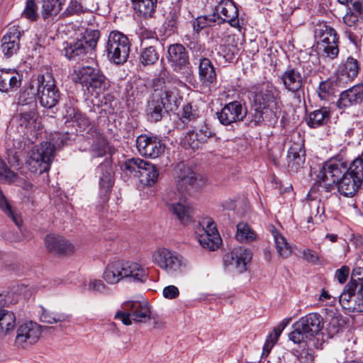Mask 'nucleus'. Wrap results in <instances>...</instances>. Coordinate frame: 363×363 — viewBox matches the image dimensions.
I'll return each mask as SVG.
<instances>
[{
    "instance_id": "obj_23",
    "label": "nucleus",
    "mask_w": 363,
    "mask_h": 363,
    "mask_svg": "<svg viewBox=\"0 0 363 363\" xmlns=\"http://www.w3.org/2000/svg\"><path fill=\"white\" fill-rule=\"evenodd\" d=\"M363 102V84H357L342 91L336 106L340 109L360 105Z\"/></svg>"
},
{
    "instance_id": "obj_50",
    "label": "nucleus",
    "mask_w": 363,
    "mask_h": 363,
    "mask_svg": "<svg viewBox=\"0 0 363 363\" xmlns=\"http://www.w3.org/2000/svg\"><path fill=\"white\" fill-rule=\"evenodd\" d=\"M92 153L94 157H103L107 153L112 154V148L106 140H97L92 145Z\"/></svg>"
},
{
    "instance_id": "obj_7",
    "label": "nucleus",
    "mask_w": 363,
    "mask_h": 363,
    "mask_svg": "<svg viewBox=\"0 0 363 363\" xmlns=\"http://www.w3.org/2000/svg\"><path fill=\"white\" fill-rule=\"evenodd\" d=\"M347 164L345 162L331 159L323 163L317 175L316 183L325 192H329L347 173Z\"/></svg>"
},
{
    "instance_id": "obj_20",
    "label": "nucleus",
    "mask_w": 363,
    "mask_h": 363,
    "mask_svg": "<svg viewBox=\"0 0 363 363\" xmlns=\"http://www.w3.org/2000/svg\"><path fill=\"white\" fill-rule=\"evenodd\" d=\"M252 257L250 250L239 247L225 254L223 262L226 267L235 269L238 273H242L247 270V265L252 259Z\"/></svg>"
},
{
    "instance_id": "obj_62",
    "label": "nucleus",
    "mask_w": 363,
    "mask_h": 363,
    "mask_svg": "<svg viewBox=\"0 0 363 363\" xmlns=\"http://www.w3.org/2000/svg\"><path fill=\"white\" fill-rule=\"evenodd\" d=\"M350 268L347 266L344 265L336 270L335 277L340 284H344L348 278Z\"/></svg>"
},
{
    "instance_id": "obj_37",
    "label": "nucleus",
    "mask_w": 363,
    "mask_h": 363,
    "mask_svg": "<svg viewBox=\"0 0 363 363\" xmlns=\"http://www.w3.org/2000/svg\"><path fill=\"white\" fill-rule=\"evenodd\" d=\"M330 118V111L327 108H322L310 113L306 118V123L309 127L316 128L325 125Z\"/></svg>"
},
{
    "instance_id": "obj_49",
    "label": "nucleus",
    "mask_w": 363,
    "mask_h": 363,
    "mask_svg": "<svg viewBox=\"0 0 363 363\" xmlns=\"http://www.w3.org/2000/svg\"><path fill=\"white\" fill-rule=\"evenodd\" d=\"M218 17L214 13L196 18L193 23L194 30L199 33L203 28L212 26L217 23Z\"/></svg>"
},
{
    "instance_id": "obj_5",
    "label": "nucleus",
    "mask_w": 363,
    "mask_h": 363,
    "mask_svg": "<svg viewBox=\"0 0 363 363\" xmlns=\"http://www.w3.org/2000/svg\"><path fill=\"white\" fill-rule=\"evenodd\" d=\"M55 145L50 142L41 143L28 153L26 166L34 174H41L50 168L55 157Z\"/></svg>"
},
{
    "instance_id": "obj_22",
    "label": "nucleus",
    "mask_w": 363,
    "mask_h": 363,
    "mask_svg": "<svg viewBox=\"0 0 363 363\" xmlns=\"http://www.w3.org/2000/svg\"><path fill=\"white\" fill-rule=\"evenodd\" d=\"M44 82V74H38L33 78L28 86L26 87L20 93L18 105L21 106H28L30 108H37L36 96H39L40 86Z\"/></svg>"
},
{
    "instance_id": "obj_64",
    "label": "nucleus",
    "mask_w": 363,
    "mask_h": 363,
    "mask_svg": "<svg viewBox=\"0 0 363 363\" xmlns=\"http://www.w3.org/2000/svg\"><path fill=\"white\" fill-rule=\"evenodd\" d=\"M106 289V285L101 280L93 279L88 284V290L96 292H104Z\"/></svg>"
},
{
    "instance_id": "obj_53",
    "label": "nucleus",
    "mask_w": 363,
    "mask_h": 363,
    "mask_svg": "<svg viewBox=\"0 0 363 363\" xmlns=\"http://www.w3.org/2000/svg\"><path fill=\"white\" fill-rule=\"evenodd\" d=\"M182 143L185 148L194 150L199 149L203 142L200 141L199 136L194 131H189L182 138Z\"/></svg>"
},
{
    "instance_id": "obj_27",
    "label": "nucleus",
    "mask_w": 363,
    "mask_h": 363,
    "mask_svg": "<svg viewBox=\"0 0 363 363\" xmlns=\"http://www.w3.org/2000/svg\"><path fill=\"white\" fill-rule=\"evenodd\" d=\"M22 75L14 69H0V91L8 93L17 90L21 85Z\"/></svg>"
},
{
    "instance_id": "obj_10",
    "label": "nucleus",
    "mask_w": 363,
    "mask_h": 363,
    "mask_svg": "<svg viewBox=\"0 0 363 363\" xmlns=\"http://www.w3.org/2000/svg\"><path fill=\"white\" fill-rule=\"evenodd\" d=\"M313 33L325 56L331 60L336 58L339 54V38L336 30L326 23H322L316 25Z\"/></svg>"
},
{
    "instance_id": "obj_52",
    "label": "nucleus",
    "mask_w": 363,
    "mask_h": 363,
    "mask_svg": "<svg viewBox=\"0 0 363 363\" xmlns=\"http://www.w3.org/2000/svg\"><path fill=\"white\" fill-rule=\"evenodd\" d=\"M88 9L84 7L78 0H70L67 9L63 11L62 15L64 17H68L74 15H80L86 12Z\"/></svg>"
},
{
    "instance_id": "obj_63",
    "label": "nucleus",
    "mask_w": 363,
    "mask_h": 363,
    "mask_svg": "<svg viewBox=\"0 0 363 363\" xmlns=\"http://www.w3.org/2000/svg\"><path fill=\"white\" fill-rule=\"evenodd\" d=\"M195 57H199L204 51L205 48L198 40L188 42L186 46Z\"/></svg>"
},
{
    "instance_id": "obj_31",
    "label": "nucleus",
    "mask_w": 363,
    "mask_h": 363,
    "mask_svg": "<svg viewBox=\"0 0 363 363\" xmlns=\"http://www.w3.org/2000/svg\"><path fill=\"white\" fill-rule=\"evenodd\" d=\"M126 306L131 311L133 321L146 323L150 320V306L147 301H126Z\"/></svg>"
},
{
    "instance_id": "obj_36",
    "label": "nucleus",
    "mask_w": 363,
    "mask_h": 363,
    "mask_svg": "<svg viewBox=\"0 0 363 363\" xmlns=\"http://www.w3.org/2000/svg\"><path fill=\"white\" fill-rule=\"evenodd\" d=\"M0 210L20 228L23 223L21 214L13 207L9 200L0 189Z\"/></svg>"
},
{
    "instance_id": "obj_56",
    "label": "nucleus",
    "mask_w": 363,
    "mask_h": 363,
    "mask_svg": "<svg viewBox=\"0 0 363 363\" xmlns=\"http://www.w3.org/2000/svg\"><path fill=\"white\" fill-rule=\"evenodd\" d=\"M293 331L289 334V340L296 344L305 342V338H307L306 333L302 330L301 325L298 327V322H296L293 325Z\"/></svg>"
},
{
    "instance_id": "obj_40",
    "label": "nucleus",
    "mask_w": 363,
    "mask_h": 363,
    "mask_svg": "<svg viewBox=\"0 0 363 363\" xmlns=\"http://www.w3.org/2000/svg\"><path fill=\"white\" fill-rule=\"evenodd\" d=\"M272 233L279 255L283 258L288 257L291 254V247L287 242L286 239L276 229H273Z\"/></svg>"
},
{
    "instance_id": "obj_34",
    "label": "nucleus",
    "mask_w": 363,
    "mask_h": 363,
    "mask_svg": "<svg viewBox=\"0 0 363 363\" xmlns=\"http://www.w3.org/2000/svg\"><path fill=\"white\" fill-rule=\"evenodd\" d=\"M361 185V182L347 173L335 184L338 192L345 197H352Z\"/></svg>"
},
{
    "instance_id": "obj_3",
    "label": "nucleus",
    "mask_w": 363,
    "mask_h": 363,
    "mask_svg": "<svg viewBox=\"0 0 363 363\" xmlns=\"http://www.w3.org/2000/svg\"><path fill=\"white\" fill-rule=\"evenodd\" d=\"M174 177L179 194L177 195L173 193L174 196L169 194L170 201L177 199L180 200L189 188L200 189L207 183V178L205 176L194 172L190 167L182 162L176 166Z\"/></svg>"
},
{
    "instance_id": "obj_13",
    "label": "nucleus",
    "mask_w": 363,
    "mask_h": 363,
    "mask_svg": "<svg viewBox=\"0 0 363 363\" xmlns=\"http://www.w3.org/2000/svg\"><path fill=\"white\" fill-rule=\"evenodd\" d=\"M196 238L200 245L210 251L217 250L222 244V239L216 224L210 218H203L195 231Z\"/></svg>"
},
{
    "instance_id": "obj_60",
    "label": "nucleus",
    "mask_w": 363,
    "mask_h": 363,
    "mask_svg": "<svg viewBox=\"0 0 363 363\" xmlns=\"http://www.w3.org/2000/svg\"><path fill=\"white\" fill-rule=\"evenodd\" d=\"M25 144L23 143L22 141L20 140L17 143V145L15 146V150H11L8 154V161L9 162L12 164H18L19 161V155H18V151L24 147Z\"/></svg>"
},
{
    "instance_id": "obj_19",
    "label": "nucleus",
    "mask_w": 363,
    "mask_h": 363,
    "mask_svg": "<svg viewBox=\"0 0 363 363\" xmlns=\"http://www.w3.org/2000/svg\"><path fill=\"white\" fill-rule=\"evenodd\" d=\"M60 99V93L52 77L44 75V82L39 91V102L46 108L55 107Z\"/></svg>"
},
{
    "instance_id": "obj_41",
    "label": "nucleus",
    "mask_w": 363,
    "mask_h": 363,
    "mask_svg": "<svg viewBox=\"0 0 363 363\" xmlns=\"http://www.w3.org/2000/svg\"><path fill=\"white\" fill-rule=\"evenodd\" d=\"M67 0H44L43 4L42 16L46 19L52 16H56L62 9Z\"/></svg>"
},
{
    "instance_id": "obj_30",
    "label": "nucleus",
    "mask_w": 363,
    "mask_h": 363,
    "mask_svg": "<svg viewBox=\"0 0 363 363\" xmlns=\"http://www.w3.org/2000/svg\"><path fill=\"white\" fill-rule=\"evenodd\" d=\"M199 78L202 85L210 87L216 82V73L211 61L206 57L199 59Z\"/></svg>"
},
{
    "instance_id": "obj_51",
    "label": "nucleus",
    "mask_w": 363,
    "mask_h": 363,
    "mask_svg": "<svg viewBox=\"0 0 363 363\" xmlns=\"http://www.w3.org/2000/svg\"><path fill=\"white\" fill-rule=\"evenodd\" d=\"M250 123L255 125L267 121L269 122V112H267L265 109L258 108L253 106L252 110L249 113Z\"/></svg>"
},
{
    "instance_id": "obj_9",
    "label": "nucleus",
    "mask_w": 363,
    "mask_h": 363,
    "mask_svg": "<svg viewBox=\"0 0 363 363\" xmlns=\"http://www.w3.org/2000/svg\"><path fill=\"white\" fill-rule=\"evenodd\" d=\"M130 46V43L126 35L119 31H111L106 45L108 58L116 65L123 64L129 57Z\"/></svg>"
},
{
    "instance_id": "obj_1",
    "label": "nucleus",
    "mask_w": 363,
    "mask_h": 363,
    "mask_svg": "<svg viewBox=\"0 0 363 363\" xmlns=\"http://www.w3.org/2000/svg\"><path fill=\"white\" fill-rule=\"evenodd\" d=\"M147 275V269L137 262L117 260L107 264L103 277L108 284H115L124 279L143 283Z\"/></svg>"
},
{
    "instance_id": "obj_18",
    "label": "nucleus",
    "mask_w": 363,
    "mask_h": 363,
    "mask_svg": "<svg viewBox=\"0 0 363 363\" xmlns=\"http://www.w3.org/2000/svg\"><path fill=\"white\" fill-rule=\"evenodd\" d=\"M18 122L21 128H23L24 135L33 143L38 135L41 133L40 123L38 121L37 108H28V110H23L18 116Z\"/></svg>"
},
{
    "instance_id": "obj_57",
    "label": "nucleus",
    "mask_w": 363,
    "mask_h": 363,
    "mask_svg": "<svg viewBox=\"0 0 363 363\" xmlns=\"http://www.w3.org/2000/svg\"><path fill=\"white\" fill-rule=\"evenodd\" d=\"M128 307L126 306V302H125L122 305L121 309L118 311L114 315L115 319L121 320L125 325H130L133 320L131 311L130 309H128Z\"/></svg>"
},
{
    "instance_id": "obj_8",
    "label": "nucleus",
    "mask_w": 363,
    "mask_h": 363,
    "mask_svg": "<svg viewBox=\"0 0 363 363\" xmlns=\"http://www.w3.org/2000/svg\"><path fill=\"white\" fill-rule=\"evenodd\" d=\"M167 60L172 69L179 75L182 79L189 82L193 74L189 54L185 47L180 43L168 46Z\"/></svg>"
},
{
    "instance_id": "obj_55",
    "label": "nucleus",
    "mask_w": 363,
    "mask_h": 363,
    "mask_svg": "<svg viewBox=\"0 0 363 363\" xmlns=\"http://www.w3.org/2000/svg\"><path fill=\"white\" fill-rule=\"evenodd\" d=\"M37 11L38 6L35 1L33 0H27L22 16L30 21H34L38 17Z\"/></svg>"
},
{
    "instance_id": "obj_32",
    "label": "nucleus",
    "mask_w": 363,
    "mask_h": 363,
    "mask_svg": "<svg viewBox=\"0 0 363 363\" xmlns=\"http://www.w3.org/2000/svg\"><path fill=\"white\" fill-rule=\"evenodd\" d=\"M360 69L359 61L350 56L340 65L337 79L340 81L341 78H345L347 82H352L357 77Z\"/></svg>"
},
{
    "instance_id": "obj_42",
    "label": "nucleus",
    "mask_w": 363,
    "mask_h": 363,
    "mask_svg": "<svg viewBox=\"0 0 363 363\" xmlns=\"http://www.w3.org/2000/svg\"><path fill=\"white\" fill-rule=\"evenodd\" d=\"M235 237L240 242H248L255 240L257 235L249 224L240 222L237 225Z\"/></svg>"
},
{
    "instance_id": "obj_54",
    "label": "nucleus",
    "mask_w": 363,
    "mask_h": 363,
    "mask_svg": "<svg viewBox=\"0 0 363 363\" xmlns=\"http://www.w3.org/2000/svg\"><path fill=\"white\" fill-rule=\"evenodd\" d=\"M179 13L177 11H172L169 13V16L165 22V30L169 35L175 33L178 28Z\"/></svg>"
},
{
    "instance_id": "obj_14",
    "label": "nucleus",
    "mask_w": 363,
    "mask_h": 363,
    "mask_svg": "<svg viewBox=\"0 0 363 363\" xmlns=\"http://www.w3.org/2000/svg\"><path fill=\"white\" fill-rule=\"evenodd\" d=\"M16 334L14 346L17 349L26 350L40 340L42 326L32 320L26 321L17 327Z\"/></svg>"
},
{
    "instance_id": "obj_15",
    "label": "nucleus",
    "mask_w": 363,
    "mask_h": 363,
    "mask_svg": "<svg viewBox=\"0 0 363 363\" xmlns=\"http://www.w3.org/2000/svg\"><path fill=\"white\" fill-rule=\"evenodd\" d=\"M152 262L167 274H174L182 272L184 267L182 257L167 248H158L152 254Z\"/></svg>"
},
{
    "instance_id": "obj_39",
    "label": "nucleus",
    "mask_w": 363,
    "mask_h": 363,
    "mask_svg": "<svg viewBox=\"0 0 363 363\" xmlns=\"http://www.w3.org/2000/svg\"><path fill=\"white\" fill-rule=\"evenodd\" d=\"M16 326V316L11 311L0 308V334L12 332Z\"/></svg>"
},
{
    "instance_id": "obj_16",
    "label": "nucleus",
    "mask_w": 363,
    "mask_h": 363,
    "mask_svg": "<svg viewBox=\"0 0 363 363\" xmlns=\"http://www.w3.org/2000/svg\"><path fill=\"white\" fill-rule=\"evenodd\" d=\"M136 147L140 155L155 159L164 152L165 145L156 135L142 134L137 137Z\"/></svg>"
},
{
    "instance_id": "obj_38",
    "label": "nucleus",
    "mask_w": 363,
    "mask_h": 363,
    "mask_svg": "<svg viewBox=\"0 0 363 363\" xmlns=\"http://www.w3.org/2000/svg\"><path fill=\"white\" fill-rule=\"evenodd\" d=\"M169 211L174 215L182 224H187L191 218L190 206L181 202H172L167 204Z\"/></svg>"
},
{
    "instance_id": "obj_4",
    "label": "nucleus",
    "mask_w": 363,
    "mask_h": 363,
    "mask_svg": "<svg viewBox=\"0 0 363 363\" xmlns=\"http://www.w3.org/2000/svg\"><path fill=\"white\" fill-rule=\"evenodd\" d=\"M121 168L125 174L138 178L142 184L146 186H152L159 176L158 169L155 165L139 157L126 160Z\"/></svg>"
},
{
    "instance_id": "obj_48",
    "label": "nucleus",
    "mask_w": 363,
    "mask_h": 363,
    "mask_svg": "<svg viewBox=\"0 0 363 363\" xmlns=\"http://www.w3.org/2000/svg\"><path fill=\"white\" fill-rule=\"evenodd\" d=\"M67 115L69 118L77 124L80 130L85 129L89 125V118L79 109L69 107L67 111Z\"/></svg>"
},
{
    "instance_id": "obj_29",
    "label": "nucleus",
    "mask_w": 363,
    "mask_h": 363,
    "mask_svg": "<svg viewBox=\"0 0 363 363\" xmlns=\"http://www.w3.org/2000/svg\"><path fill=\"white\" fill-rule=\"evenodd\" d=\"M288 167L290 171L297 172L305 162V150L302 143H293L288 150Z\"/></svg>"
},
{
    "instance_id": "obj_44",
    "label": "nucleus",
    "mask_w": 363,
    "mask_h": 363,
    "mask_svg": "<svg viewBox=\"0 0 363 363\" xmlns=\"http://www.w3.org/2000/svg\"><path fill=\"white\" fill-rule=\"evenodd\" d=\"M160 54L153 45L143 48L140 51V62L145 66L154 65L159 60Z\"/></svg>"
},
{
    "instance_id": "obj_12",
    "label": "nucleus",
    "mask_w": 363,
    "mask_h": 363,
    "mask_svg": "<svg viewBox=\"0 0 363 363\" xmlns=\"http://www.w3.org/2000/svg\"><path fill=\"white\" fill-rule=\"evenodd\" d=\"M171 84L180 86L184 85V82L182 79H179L176 76L167 77V81H165L164 77L160 76L159 78L155 79L153 82L156 89L164 85L163 90L157 99L164 106L166 111H172L178 107L179 90L174 86L172 87Z\"/></svg>"
},
{
    "instance_id": "obj_2",
    "label": "nucleus",
    "mask_w": 363,
    "mask_h": 363,
    "mask_svg": "<svg viewBox=\"0 0 363 363\" xmlns=\"http://www.w3.org/2000/svg\"><path fill=\"white\" fill-rule=\"evenodd\" d=\"M73 80L81 84L85 91L96 97L110 86V82L105 75L100 70L89 66L79 69Z\"/></svg>"
},
{
    "instance_id": "obj_61",
    "label": "nucleus",
    "mask_w": 363,
    "mask_h": 363,
    "mask_svg": "<svg viewBox=\"0 0 363 363\" xmlns=\"http://www.w3.org/2000/svg\"><path fill=\"white\" fill-rule=\"evenodd\" d=\"M200 127L201 128L196 133L197 134V136H199L200 141L205 143L207 142L208 139L213 137V133L205 121H203V123L201 125Z\"/></svg>"
},
{
    "instance_id": "obj_11",
    "label": "nucleus",
    "mask_w": 363,
    "mask_h": 363,
    "mask_svg": "<svg viewBox=\"0 0 363 363\" xmlns=\"http://www.w3.org/2000/svg\"><path fill=\"white\" fill-rule=\"evenodd\" d=\"M277 89L271 84L263 83L259 87L255 88L253 92V104L255 107L265 109L269 112V122H276L277 116Z\"/></svg>"
},
{
    "instance_id": "obj_25",
    "label": "nucleus",
    "mask_w": 363,
    "mask_h": 363,
    "mask_svg": "<svg viewBox=\"0 0 363 363\" xmlns=\"http://www.w3.org/2000/svg\"><path fill=\"white\" fill-rule=\"evenodd\" d=\"M45 245L50 252L56 255H70L74 251V247L72 243L65 238L55 234L46 235Z\"/></svg>"
},
{
    "instance_id": "obj_43",
    "label": "nucleus",
    "mask_w": 363,
    "mask_h": 363,
    "mask_svg": "<svg viewBox=\"0 0 363 363\" xmlns=\"http://www.w3.org/2000/svg\"><path fill=\"white\" fill-rule=\"evenodd\" d=\"M164 106L157 99H153L148 103L147 114L152 122H157L162 119V110Z\"/></svg>"
},
{
    "instance_id": "obj_45",
    "label": "nucleus",
    "mask_w": 363,
    "mask_h": 363,
    "mask_svg": "<svg viewBox=\"0 0 363 363\" xmlns=\"http://www.w3.org/2000/svg\"><path fill=\"white\" fill-rule=\"evenodd\" d=\"M337 80L328 79L320 83L318 86V96L321 100H329V98L333 96L336 91Z\"/></svg>"
},
{
    "instance_id": "obj_59",
    "label": "nucleus",
    "mask_w": 363,
    "mask_h": 363,
    "mask_svg": "<svg viewBox=\"0 0 363 363\" xmlns=\"http://www.w3.org/2000/svg\"><path fill=\"white\" fill-rule=\"evenodd\" d=\"M363 21V16L357 15L354 13L347 11L343 17L344 23L348 27L357 26Z\"/></svg>"
},
{
    "instance_id": "obj_46",
    "label": "nucleus",
    "mask_w": 363,
    "mask_h": 363,
    "mask_svg": "<svg viewBox=\"0 0 363 363\" xmlns=\"http://www.w3.org/2000/svg\"><path fill=\"white\" fill-rule=\"evenodd\" d=\"M41 314L40 320L41 322L48 324H53L60 322L66 321L69 319V316L65 313H54L50 311L45 308H41Z\"/></svg>"
},
{
    "instance_id": "obj_35",
    "label": "nucleus",
    "mask_w": 363,
    "mask_h": 363,
    "mask_svg": "<svg viewBox=\"0 0 363 363\" xmlns=\"http://www.w3.org/2000/svg\"><path fill=\"white\" fill-rule=\"evenodd\" d=\"M136 13L144 18L155 17L158 0H131Z\"/></svg>"
},
{
    "instance_id": "obj_21",
    "label": "nucleus",
    "mask_w": 363,
    "mask_h": 363,
    "mask_svg": "<svg viewBox=\"0 0 363 363\" xmlns=\"http://www.w3.org/2000/svg\"><path fill=\"white\" fill-rule=\"evenodd\" d=\"M218 17L217 23L220 25L228 23L231 27L240 28L239 10L235 3L231 0L222 4L216 5L213 11Z\"/></svg>"
},
{
    "instance_id": "obj_33",
    "label": "nucleus",
    "mask_w": 363,
    "mask_h": 363,
    "mask_svg": "<svg viewBox=\"0 0 363 363\" xmlns=\"http://www.w3.org/2000/svg\"><path fill=\"white\" fill-rule=\"evenodd\" d=\"M99 174V187L101 192L107 194L111 191L113 184V172L108 163H101L96 168Z\"/></svg>"
},
{
    "instance_id": "obj_24",
    "label": "nucleus",
    "mask_w": 363,
    "mask_h": 363,
    "mask_svg": "<svg viewBox=\"0 0 363 363\" xmlns=\"http://www.w3.org/2000/svg\"><path fill=\"white\" fill-rule=\"evenodd\" d=\"M284 88L289 92L296 94L302 90L304 85L303 77L297 67L288 66L279 77Z\"/></svg>"
},
{
    "instance_id": "obj_58",
    "label": "nucleus",
    "mask_w": 363,
    "mask_h": 363,
    "mask_svg": "<svg viewBox=\"0 0 363 363\" xmlns=\"http://www.w3.org/2000/svg\"><path fill=\"white\" fill-rule=\"evenodd\" d=\"M16 177V174L12 172L0 158V179L7 182H13Z\"/></svg>"
},
{
    "instance_id": "obj_6",
    "label": "nucleus",
    "mask_w": 363,
    "mask_h": 363,
    "mask_svg": "<svg viewBox=\"0 0 363 363\" xmlns=\"http://www.w3.org/2000/svg\"><path fill=\"white\" fill-rule=\"evenodd\" d=\"M99 38L98 30H86L80 38L69 43L64 48L66 57L77 61L83 60L86 55H92Z\"/></svg>"
},
{
    "instance_id": "obj_28",
    "label": "nucleus",
    "mask_w": 363,
    "mask_h": 363,
    "mask_svg": "<svg viewBox=\"0 0 363 363\" xmlns=\"http://www.w3.org/2000/svg\"><path fill=\"white\" fill-rule=\"evenodd\" d=\"M20 35L18 28L11 26L3 36L1 48L5 57L9 58L17 52L20 47Z\"/></svg>"
},
{
    "instance_id": "obj_17",
    "label": "nucleus",
    "mask_w": 363,
    "mask_h": 363,
    "mask_svg": "<svg viewBox=\"0 0 363 363\" xmlns=\"http://www.w3.org/2000/svg\"><path fill=\"white\" fill-rule=\"evenodd\" d=\"M247 115L245 106L238 101H233L216 113L217 118L223 125H229L243 121Z\"/></svg>"
},
{
    "instance_id": "obj_26",
    "label": "nucleus",
    "mask_w": 363,
    "mask_h": 363,
    "mask_svg": "<svg viewBox=\"0 0 363 363\" xmlns=\"http://www.w3.org/2000/svg\"><path fill=\"white\" fill-rule=\"evenodd\" d=\"M298 327L306 333V337L318 335L323 328V318L318 313H311L301 318L298 321Z\"/></svg>"
},
{
    "instance_id": "obj_47",
    "label": "nucleus",
    "mask_w": 363,
    "mask_h": 363,
    "mask_svg": "<svg viewBox=\"0 0 363 363\" xmlns=\"http://www.w3.org/2000/svg\"><path fill=\"white\" fill-rule=\"evenodd\" d=\"M347 174L354 177L357 182L362 184L363 182V158L358 157L348 166Z\"/></svg>"
}]
</instances>
